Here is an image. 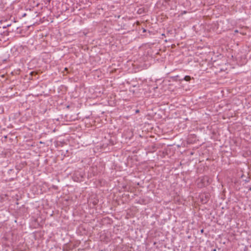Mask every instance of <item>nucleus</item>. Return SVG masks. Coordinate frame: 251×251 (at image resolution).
<instances>
[{
  "instance_id": "1",
  "label": "nucleus",
  "mask_w": 251,
  "mask_h": 251,
  "mask_svg": "<svg viewBox=\"0 0 251 251\" xmlns=\"http://www.w3.org/2000/svg\"><path fill=\"white\" fill-rule=\"evenodd\" d=\"M209 199V194L208 193H202L199 195V200L202 204L206 203Z\"/></svg>"
},
{
  "instance_id": "2",
  "label": "nucleus",
  "mask_w": 251,
  "mask_h": 251,
  "mask_svg": "<svg viewBox=\"0 0 251 251\" xmlns=\"http://www.w3.org/2000/svg\"><path fill=\"white\" fill-rule=\"evenodd\" d=\"M72 177L75 181L80 182L82 180L83 175L80 173L75 172L74 174Z\"/></svg>"
},
{
  "instance_id": "3",
  "label": "nucleus",
  "mask_w": 251,
  "mask_h": 251,
  "mask_svg": "<svg viewBox=\"0 0 251 251\" xmlns=\"http://www.w3.org/2000/svg\"><path fill=\"white\" fill-rule=\"evenodd\" d=\"M201 181L202 184H201V185H200V186L201 187L206 185H207L208 184V179H207V177H204L203 178L201 179Z\"/></svg>"
},
{
  "instance_id": "4",
  "label": "nucleus",
  "mask_w": 251,
  "mask_h": 251,
  "mask_svg": "<svg viewBox=\"0 0 251 251\" xmlns=\"http://www.w3.org/2000/svg\"><path fill=\"white\" fill-rule=\"evenodd\" d=\"M191 79V77L189 75H186L183 78L181 79H180V80H184L186 81H189Z\"/></svg>"
},
{
  "instance_id": "5",
  "label": "nucleus",
  "mask_w": 251,
  "mask_h": 251,
  "mask_svg": "<svg viewBox=\"0 0 251 251\" xmlns=\"http://www.w3.org/2000/svg\"><path fill=\"white\" fill-rule=\"evenodd\" d=\"M18 28H19L18 27H15L13 28H11V29H8V30H7L6 32H7V33H8L9 32L16 31V30H17L18 29Z\"/></svg>"
},
{
  "instance_id": "6",
  "label": "nucleus",
  "mask_w": 251,
  "mask_h": 251,
  "mask_svg": "<svg viewBox=\"0 0 251 251\" xmlns=\"http://www.w3.org/2000/svg\"><path fill=\"white\" fill-rule=\"evenodd\" d=\"M7 58H3L2 57H0V63L6 62Z\"/></svg>"
},
{
  "instance_id": "7",
  "label": "nucleus",
  "mask_w": 251,
  "mask_h": 251,
  "mask_svg": "<svg viewBox=\"0 0 251 251\" xmlns=\"http://www.w3.org/2000/svg\"><path fill=\"white\" fill-rule=\"evenodd\" d=\"M11 26V25H10V24H8V25H7V24H6V25H3V28H6L7 27H9V26Z\"/></svg>"
},
{
  "instance_id": "8",
  "label": "nucleus",
  "mask_w": 251,
  "mask_h": 251,
  "mask_svg": "<svg viewBox=\"0 0 251 251\" xmlns=\"http://www.w3.org/2000/svg\"><path fill=\"white\" fill-rule=\"evenodd\" d=\"M11 26V25H10V24H8V25H7V24H6V25H3V28H6L7 27H9V26Z\"/></svg>"
},
{
  "instance_id": "9",
  "label": "nucleus",
  "mask_w": 251,
  "mask_h": 251,
  "mask_svg": "<svg viewBox=\"0 0 251 251\" xmlns=\"http://www.w3.org/2000/svg\"><path fill=\"white\" fill-rule=\"evenodd\" d=\"M164 0V2H166V3H168L170 0Z\"/></svg>"
},
{
  "instance_id": "10",
  "label": "nucleus",
  "mask_w": 251,
  "mask_h": 251,
  "mask_svg": "<svg viewBox=\"0 0 251 251\" xmlns=\"http://www.w3.org/2000/svg\"><path fill=\"white\" fill-rule=\"evenodd\" d=\"M203 232H204V229H201V233H202Z\"/></svg>"
},
{
  "instance_id": "11",
  "label": "nucleus",
  "mask_w": 251,
  "mask_h": 251,
  "mask_svg": "<svg viewBox=\"0 0 251 251\" xmlns=\"http://www.w3.org/2000/svg\"><path fill=\"white\" fill-rule=\"evenodd\" d=\"M218 176H219V175H218L217 176V178L218 179V181H220V179L219 178Z\"/></svg>"
},
{
  "instance_id": "12",
  "label": "nucleus",
  "mask_w": 251,
  "mask_h": 251,
  "mask_svg": "<svg viewBox=\"0 0 251 251\" xmlns=\"http://www.w3.org/2000/svg\"><path fill=\"white\" fill-rule=\"evenodd\" d=\"M53 188H54V189H57V186H53Z\"/></svg>"
},
{
  "instance_id": "13",
  "label": "nucleus",
  "mask_w": 251,
  "mask_h": 251,
  "mask_svg": "<svg viewBox=\"0 0 251 251\" xmlns=\"http://www.w3.org/2000/svg\"><path fill=\"white\" fill-rule=\"evenodd\" d=\"M143 32H146V30L145 29H143Z\"/></svg>"
},
{
  "instance_id": "14",
  "label": "nucleus",
  "mask_w": 251,
  "mask_h": 251,
  "mask_svg": "<svg viewBox=\"0 0 251 251\" xmlns=\"http://www.w3.org/2000/svg\"><path fill=\"white\" fill-rule=\"evenodd\" d=\"M139 112V110H136V113H138Z\"/></svg>"
},
{
  "instance_id": "15",
  "label": "nucleus",
  "mask_w": 251,
  "mask_h": 251,
  "mask_svg": "<svg viewBox=\"0 0 251 251\" xmlns=\"http://www.w3.org/2000/svg\"><path fill=\"white\" fill-rule=\"evenodd\" d=\"M33 73H34V72H32L30 73V75H32Z\"/></svg>"
},
{
  "instance_id": "16",
  "label": "nucleus",
  "mask_w": 251,
  "mask_h": 251,
  "mask_svg": "<svg viewBox=\"0 0 251 251\" xmlns=\"http://www.w3.org/2000/svg\"><path fill=\"white\" fill-rule=\"evenodd\" d=\"M3 33L4 34V35H6L5 31H3Z\"/></svg>"
},
{
  "instance_id": "17",
  "label": "nucleus",
  "mask_w": 251,
  "mask_h": 251,
  "mask_svg": "<svg viewBox=\"0 0 251 251\" xmlns=\"http://www.w3.org/2000/svg\"><path fill=\"white\" fill-rule=\"evenodd\" d=\"M249 190L251 191V187L249 188Z\"/></svg>"
},
{
  "instance_id": "18",
  "label": "nucleus",
  "mask_w": 251,
  "mask_h": 251,
  "mask_svg": "<svg viewBox=\"0 0 251 251\" xmlns=\"http://www.w3.org/2000/svg\"><path fill=\"white\" fill-rule=\"evenodd\" d=\"M213 251H216V250H215V249H214Z\"/></svg>"
}]
</instances>
